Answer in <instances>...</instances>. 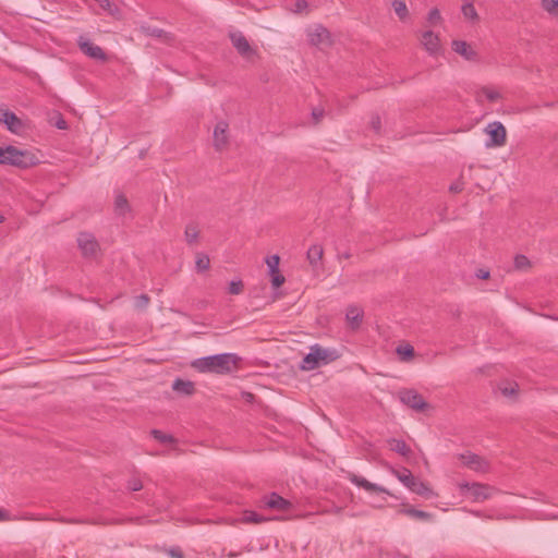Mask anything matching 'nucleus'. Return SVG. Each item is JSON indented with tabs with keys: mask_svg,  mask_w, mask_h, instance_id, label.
<instances>
[{
	"mask_svg": "<svg viewBox=\"0 0 558 558\" xmlns=\"http://www.w3.org/2000/svg\"><path fill=\"white\" fill-rule=\"evenodd\" d=\"M128 487H129V489H131L133 492H137V490L142 489L143 484H142L141 480L132 478L129 481Z\"/></svg>",
	"mask_w": 558,
	"mask_h": 558,
	"instance_id": "c03bdc74",
	"label": "nucleus"
},
{
	"mask_svg": "<svg viewBox=\"0 0 558 558\" xmlns=\"http://www.w3.org/2000/svg\"><path fill=\"white\" fill-rule=\"evenodd\" d=\"M284 277L280 272L270 275V281L274 289L281 287L284 283Z\"/></svg>",
	"mask_w": 558,
	"mask_h": 558,
	"instance_id": "4c0bfd02",
	"label": "nucleus"
},
{
	"mask_svg": "<svg viewBox=\"0 0 558 558\" xmlns=\"http://www.w3.org/2000/svg\"><path fill=\"white\" fill-rule=\"evenodd\" d=\"M480 96L485 97L487 100L494 102L500 98V94L490 87H483L480 92Z\"/></svg>",
	"mask_w": 558,
	"mask_h": 558,
	"instance_id": "7c9ffc66",
	"label": "nucleus"
},
{
	"mask_svg": "<svg viewBox=\"0 0 558 558\" xmlns=\"http://www.w3.org/2000/svg\"><path fill=\"white\" fill-rule=\"evenodd\" d=\"M149 303V298L146 294H141L135 298L134 305L138 310L145 308Z\"/></svg>",
	"mask_w": 558,
	"mask_h": 558,
	"instance_id": "e433bc0d",
	"label": "nucleus"
},
{
	"mask_svg": "<svg viewBox=\"0 0 558 558\" xmlns=\"http://www.w3.org/2000/svg\"><path fill=\"white\" fill-rule=\"evenodd\" d=\"M172 389L183 395H191L194 390V386L190 380L178 378L173 381Z\"/></svg>",
	"mask_w": 558,
	"mask_h": 558,
	"instance_id": "b1692460",
	"label": "nucleus"
},
{
	"mask_svg": "<svg viewBox=\"0 0 558 558\" xmlns=\"http://www.w3.org/2000/svg\"><path fill=\"white\" fill-rule=\"evenodd\" d=\"M0 163L26 168L33 165L34 161L33 156L28 151L9 145L0 147Z\"/></svg>",
	"mask_w": 558,
	"mask_h": 558,
	"instance_id": "7ed1b4c3",
	"label": "nucleus"
},
{
	"mask_svg": "<svg viewBox=\"0 0 558 558\" xmlns=\"http://www.w3.org/2000/svg\"><path fill=\"white\" fill-rule=\"evenodd\" d=\"M501 393L506 397H512L515 395V391H517V386L515 385H510V384H507V385H501L499 387Z\"/></svg>",
	"mask_w": 558,
	"mask_h": 558,
	"instance_id": "58836bf2",
	"label": "nucleus"
},
{
	"mask_svg": "<svg viewBox=\"0 0 558 558\" xmlns=\"http://www.w3.org/2000/svg\"><path fill=\"white\" fill-rule=\"evenodd\" d=\"M452 50L468 61H474L477 58L476 51L464 40H453Z\"/></svg>",
	"mask_w": 558,
	"mask_h": 558,
	"instance_id": "ddd939ff",
	"label": "nucleus"
},
{
	"mask_svg": "<svg viewBox=\"0 0 558 558\" xmlns=\"http://www.w3.org/2000/svg\"><path fill=\"white\" fill-rule=\"evenodd\" d=\"M198 236V232L195 227H187L185 230V238L189 243H193L196 241Z\"/></svg>",
	"mask_w": 558,
	"mask_h": 558,
	"instance_id": "ea45409f",
	"label": "nucleus"
},
{
	"mask_svg": "<svg viewBox=\"0 0 558 558\" xmlns=\"http://www.w3.org/2000/svg\"><path fill=\"white\" fill-rule=\"evenodd\" d=\"M4 218L0 215V223L3 222Z\"/></svg>",
	"mask_w": 558,
	"mask_h": 558,
	"instance_id": "864d4df0",
	"label": "nucleus"
},
{
	"mask_svg": "<svg viewBox=\"0 0 558 558\" xmlns=\"http://www.w3.org/2000/svg\"><path fill=\"white\" fill-rule=\"evenodd\" d=\"M0 122L14 134H19L23 128L22 121L8 109L0 108Z\"/></svg>",
	"mask_w": 558,
	"mask_h": 558,
	"instance_id": "9d476101",
	"label": "nucleus"
},
{
	"mask_svg": "<svg viewBox=\"0 0 558 558\" xmlns=\"http://www.w3.org/2000/svg\"><path fill=\"white\" fill-rule=\"evenodd\" d=\"M306 9H307V2H306V0H298V1L293 4V7H292L291 11H292V12H294V13H303V12H305V11H306Z\"/></svg>",
	"mask_w": 558,
	"mask_h": 558,
	"instance_id": "a19ab883",
	"label": "nucleus"
},
{
	"mask_svg": "<svg viewBox=\"0 0 558 558\" xmlns=\"http://www.w3.org/2000/svg\"><path fill=\"white\" fill-rule=\"evenodd\" d=\"M402 512L410 517L421 519V520H427L430 518L429 513L422 511V510H416L414 508H405L402 510Z\"/></svg>",
	"mask_w": 558,
	"mask_h": 558,
	"instance_id": "473e14b6",
	"label": "nucleus"
},
{
	"mask_svg": "<svg viewBox=\"0 0 558 558\" xmlns=\"http://www.w3.org/2000/svg\"><path fill=\"white\" fill-rule=\"evenodd\" d=\"M392 9L401 22H407L409 19V10L407 3L402 0H393Z\"/></svg>",
	"mask_w": 558,
	"mask_h": 558,
	"instance_id": "4be33fe9",
	"label": "nucleus"
},
{
	"mask_svg": "<svg viewBox=\"0 0 558 558\" xmlns=\"http://www.w3.org/2000/svg\"><path fill=\"white\" fill-rule=\"evenodd\" d=\"M338 357L339 353L337 350L315 344L311 347L310 352L303 357L300 367L303 371H313L336 361Z\"/></svg>",
	"mask_w": 558,
	"mask_h": 558,
	"instance_id": "f03ea898",
	"label": "nucleus"
},
{
	"mask_svg": "<svg viewBox=\"0 0 558 558\" xmlns=\"http://www.w3.org/2000/svg\"><path fill=\"white\" fill-rule=\"evenodd\" d=\"M411 492L420 496H424L426 498H432L435 496V493L424 482L420 480L415 481Z\"/></svg>",
	"mask_w": 558,
	"mask_h": 558,
	"instance_id": "393cba45",
	"label": "nucleus"
},
{
	"mask_svg": "<svg viewBox=\"0 0 558 558\" xmlns=\"http://www.w3.org/2000/svg\"><path fill=\"white\" fill-rule=\"evenodd\" d=\"M421 45L430 56H437L441 50L439 36L430 29L422 32Z\"/></svg>",
	"mask_w": 558,
	"mask_h": 558,
	"instance_id": "0eeeda50",
	"label": "nucleus"
},
{
	"mask_svg": "<svg viewBox=\"0 0 558 558\" xmlns=\"http://www.w3.org/2000/svg\"><path fill=\"white\" fill-rule=\"evenodd\" d=\"M243 291V282L241 280H232L229 283V292L231 294H240Z\"/></svg>",
	"mask_w": 558,
	"mask_h": 558,
	"instance_id": "c9c22d12",
	"label": "nucleus"
},
{
	"mask_svg": "<svg viewBox=\"0 0 558 558\" xmlns=\"http://www.w3.org/2000/svg\"><path fill=\"white\" fill-rule=\"evenodd\" d=\"M476 277L481 278V279H487L489 277V271L488 270H484V269H480L476 272Z\"/></svg>",
	"mask_w": 558,
	"mask_h": 558,
	"instance_id": "a18cd8bd",
	"label": "nucleus"
},
{
	"mask_svg": "<svg viewBox=\"0 0 558 558\" xmlns=\"http://www.w3.org/2000/svg\"><path fill=\"white\" fill-rule=\"evenodd\" d=\"M169 555L172 558H182V554L179 550H177V549H170L169 550Z\"/></svg>",
	"mask_w": 558,
	"mask_h": 558,
	"instance_id": "de8ad7c7",
	"label": "nucleus"
},
{
	"mask_svg": "<svg viewBox=\"0 0 558 558\" xmlns=\"http://www.w3.org/2000/svg\"><path fill=\"white\" fill-rule=\"evenodd\" d=\"M114 211L119 216H125L130 211L128 199L122 194H117L114 199Z\"/></svg>",
	"mask_w": 558,
	"mask_h": 558,
	"instance_id": "5701e85b",
	"label": "nucleus"
},
{
	"mask_svg": "<svg viewBox=\"0 0 558 558\" xmlns=\"http://www.w3.org/2000/svg\"><path fill=\"white\" fill-rule=\"evenodd\" d=\"M244 521L252 522V523H259V522L264 521V518L255 512H250V513L245 514Z\"/></svg>",
	"mask_w": 558,
	"mask_h": 558,
	"instance_id": "37998d69",
	"label": "nucleus"
},
{
	"mask_svg": "<svg viewBox=\"0 0 558 558\" xmlns=\"http://www.w3.org/2000/svg\"><path fill=\"white\" fill-rule=\"evenodd\" d=\"M350 480L354 485L365 489L368 493H384L388 495L390 494L385 487L374 484L365 480L364 477L352 475Z\"/></svg>",
	"mask_w": 558,
	"mask_h": 558,
	"instance_id": "dca6fc26",
	"label": "nucleus"
},
{
	"mask_svg": "<svg viewBox=\"0 0 558 558\" xmlns=\"http://www.w3.org/2000/svg\"><path fill=\"white\" fill-rule=\"evenodd\" d=\"M345 318L351 328L356 329L362 323L363 312L357 306H350L347 310Z\"/></svg>",
	"mask_w": 558,
	"mask_h": 558,
	"instance_id": "6ab92c4d",
	"label": "nucleus"
},
{
	"mask_svg": "<svg viewBox=\"0 0 558 558\" xmlns=\"http://www.w3.org/2000/svg\"><path fill=\"white\" fill-rule=\"evenodd\" d=\"M57 126H58L59 129H61V130H63V129H65V128H66L65 122H64L63 120L59 121V122L57 123Z\"/></svg>",
	"mask_w": 558,
	"mask_h": 558,
	"instance_id": "3c124183",
	"label": "nucleus"
},
{
	"mask_svg": "<svg viewBox=\"0 0 558 558\" xmlns=\"http://www.w3.org/2000/svg\"><path fill=\"white\" fill-rule=\"evenodd\" d=\"M527 264H529V260L523 255H519L514 259V266L517 269H524L529 266Z\"/></svg>",
	"mask_w": 558,
	"mask_h": 558,
	"instance_id": "79ce46f5",
	"label": "nucleus"
},
{
	"mask_svg": "<svg viewBox=\"0 0 558 558\" xmlns=\"http://www.w3.org/2000/svg\"><path fill=\"white\" fill-rule=\"evenodd\" d=\"M307 37L312 45L317 47L328 46L330 44V34L322 25H315L307 31Z\"/></svg>",
	"mask_w": 558,
	"mask_h": 558,
	"instance_id": "6e6552de",
	"label": "nucleus"
},
{
	"mask_svg": "<svg viewBox=\"0 0 558 558\" xmlns=\"http://www.w3.org/2000/svg\"><path fill=\"white\" fill-rule=\"evenodd\" d=\"M94 1L97 2L101 9H104L111 15H116L117 9L114 8L113 4L110 3L109 0H94Z\"/></svg>",
	"mask_w": 558,
	"mask_h": 558,
	"instance_id": "f704fd0d",
	"label": "nucleus"
},
{
	"mask_svg": "<svg viewBox=\"0 0 558 558\" xmlns=\"http://www.w3.org/2000/svg\"><path fill=\"white\" fill-rule=\"evenodd\" d=\"M265 507L269 509L283 510L290 506L289 501L277 495L276 493L270 494L264 498Z\"/></svg>",
	"mask_w": 558,
	"mask_h": 558,
	"instance_id": "a211bd4d",
	"label": "nucleus"
},
{
	"mask_svg": "<svg viewBox=\"0 0 558 558\" xmlns=\"http://www.w3.org/2000/svg\"><path fill=\"white\" fill-rule=\"evenodd\" d=\"M450 190L453 191V192H459V191H461V186L458 185V184H453V185L450 186Z\"/></svg>",
	"mask_w": 558,
	"mask_h": 558,
	"instance_id": "09e8293b",
	"label": "nucleus"
},
{
	"mask_svg": "<svg viewBox=\"0 0 558 558\" xmlns=\"http://www.w3.org/2000/svg\"><path fill=\"white\" fill-rule=\"evenodd\" d=\"M7 519H8V514H7V512H4V511H2V510L0 509V521L7 520Z\"/></svg>",
	"mask_w": 558,
	"mask_h": 558,
	"instance_id": "8fccbe9b",
	"label": "nucleus"
},
{
	"mask_svg": "<svg viewBox=\"0 0 558 558\" xmlns=\"http://www.w3.org/2000/svg\"><path fill=\"white\" fill-rule=\"evenodd\" d=\"M389 447L392 451H395L401 456H407L410 451L408 445L401 439H395V438L390 439Z\"/></svg>",
	"mask_w": 558,
	"mask_h": 558,
	"instance_id": "a878e982",
	"label": "nucleus"
},
{
	"mask_svg": "<svg viewBox=\"0 0 558 558\" xmlns=\"http://www.w3.org/2000/svg\"><path fill=\"white\" fill-rule=\"evenodd\" d=\"M239 357L233 353H220L202 356L192 362V366L201 373L228 374L235 367Z\"/></svg>",
	"mask_w": 558,
	"mask_h": 558,
	"instance_id": "f257e3e1",
	"label": "nucleus"
},
{
	"mask_svg": "<svg viewBox=\"0 0 558 558\" xmlns=\"http://www.w3.org/2000/svg\"><path fill=\"white\" fill-rule=\"evenodd\" d=\"M399 398L403 404L416 411H423L427 407V403L424 401L423 397L412 389L400 391Z\"/></svg>",
	"mask_w": 558,
	"mask_h": 558,
	"instance_id": "423d86ee",
	"label": "nucleus"
},
{
	"mask_svg": "<svg viewBox=\"0 0 558 558\" xmlns=\"http://www.w3.org/2000/svg\"><path fill=\"white\" fill-rule=\"evenodd\" d=\"M323 247L318 244L312 245L307 251V259L312 267L317 268L323 257Z\"/></svg>",
	"mask_w": 558,
	"mask_h": 558,
	"instance_id": "412c9836",
	"label": "nucleus"
},
{
	"mask_svg": "<svg viewBox=\"0 0 558 558\" xmlns=\"http://www.w3.org/2000/svg\"><path fill=\"white\" fill-rule=\"evenodd\" d=\"M386 466H387V469L389 470V472H390L393 476H396V477L398 478V481H399V482H400L404 487H407L409 490H411V489H412V487H413V485H414V483H415V481H416L417 478H416L415 476H413V475H412V473H411L408 469L403 468V469L399 470V469L393 468V466H392V465H390V464H387Z\"/></svg>",
	"mask_w": 558,
	"mask_h": 558,
	"instance_id": "f8f14e48",
	"label": "nucleus"
},
{
	"mask_svg": "<svg viewBox=\"0 0 558 558\" xmlns=\"http://www.w3.org/2000/svg\"><path fill=\"white\" fill-rule=\"evenodd\" d=\"M77 244L85 256H94L98 250V243L94 235L87 232H83L78 235Z\"/></svg>",
	"mask_w": 558,
	"mask_h": 558,
	"instance_id": "1a4fd4ad",
	"label": "nucleus"
},
{
	"mask_svg": "<svg viewBox=\"0 0 558 558\" xmlns=\"http://www.w3.org/2000/svg\"><path fill=\"white\" fill-rule=\"evenodd\" d=\"M461 13L465 20L471 21L473 23L477 22L480 19L478 13L474 7L473 0H464L461 7Z\"/></svg>",
	"mask_w": 558,
	"mask_h": 558,
	"instance_id": "aec40b11",
	"label": "nucleus"
},
{
	"mask_svg": "<svg viewBox=\"0 0 558 558\" xmlns=\"http://www.w3.org/2000/svg\"><path fill=\"white\" fill-rule=\"evenodd\" d=\"M81 50L92 59L105 60L106 56L99 46L94 45L89 39L81 36L77 40Z\"/></svg>",
	"mask_w": 558,
	"mask_h": 558,
	"instance_id": "9b49d317",
	"label": "nucleus"
},
{
	"mask_svg": "<svg viewBox=\"0 0 558 558\" xmlns=\"http://www.w3.org/2000/svg\"><path fill=\"white\" fill-rule=\"evenodd\" d=\"M485 132L489 138L486 142V147H499L506 142V129L499 121H494L487 124Z\"/></svg>",
	"mask_w": 558,
	"mask_h": 558,
	"instance_id": "39448f33",
	"label": "nucleus"
},
{
	"mask_svg": "<svg viewBox=\"0 0 558 558\" xmlns=\"http://www.w3.org/2000/svg\"><path fill=\"white\" fill-rule=\"evenodd\" d=\"M397 353L403 361H408L414 355V349L407 344V345H400L397 348Z\"/></svg>",
	"mask_w": 558,
	"mask_h": 558,
	"instance_id": "2f4dec72",
	"label": "nucleus"
},
{
	"mask_svg": "<svg viewBox=\"0 0 558 558\" xmlns=\"http://www.w3.org/2000/svg\"><path fill=\"white\" fill-rule=\"evenodd\" d=\"M426 20L430 26L440 24L442 22L440 11L437 8L429 10Z\"/></svg>",
	"mask_w": 558,
	"mask_h": 558,
	"instance_id": "c756f323",
	"label": "nucleus"
},
{
	"mask_svg": "<svg viewBox=\"0 0 558 558\" xmlns=\"http://www.w3.org/2000/svg\"><path fill=\"white\" fill-rule=\"evenodd\" d=\"M279 262H280V258L278 255H271L266 258V265L268 267L269 276L280 272L279 271Z\"/></svg>",
	"mask_w": 558,
	"mask_h": 558,
	"instance_id": "cd10ccee",
	"label": "nucleus"
},
{
	"mask_svg": "<svg viewBox=\"0 0 558 558\" xmlns=\"http://www.w3.org/2000/svg\"><path fill=\"white\" fill-rule=\"evenodd\" d=\"M160 32H161V31L153 29L150 34H151V35H155V36H159V35H160Z\"/></svg>",
	"mask_w": 558,
	"mask_h": 558,
	"instance_id": "603ef678",
	"label": "nucleus"
},
{
	"mask_svg": "<svg viewBox=\"0 0 558 558\" xmlns=\"http://www.w3.org/2000/svg\"><path fill=\"white\" fill-rule=\"evenodd\" d=\"M461 493L473 502H481L494 496L496 489L480 483L460 484Z\"/></svg>",
	"mask_w": 558,
	"mask_h": 558,
	"instance_id": "20e7f679",
	"label": "nucleus"
},
{
	"mask_svg": "<svg viewBox=\"0 0 558 558\" xmlns=\"http://www.w3.org/2000/svg\"><path fill=\"white\" fill-rule=\"evenodd\" d=\"M323 113H324V111L320 109H314L312 112L315 120L320 119L323 117Z\"/></svg>",
	"mask_w": 558,
	"mask_h": 558,
	"instance_id": "49530a36",
	"label": "nucleus"
},
{
	"mask_svg": "<svg viewBox=\"0 0 558 558\" xmlns=\"http://www.w3.org/2000/svg\"><path fill=\"white\" fill-rule=\"evenodd\" d=\"M541 5L549 15L558 17V0H541Z\"/></svg>",
	"mask_w": 558,
	"mask_h": 558,
	"instance_id": "bb28decb",
	"label": "nucleus"
},
{
	"mask_svg": "<svg viewBox=\"0 0 558 558\" xmlns=\"http://www.w3.org/2000/svg\"><path fill=\"white\" fill-rule=\"evenodd\" d=\"M461 461L463 464L477 472H484L488 469L486 461L471 452L461 454Z\"/></svg>",
	"mask_w": 558,
	"mask_h": 558,
	"instance_id": "4468645a",
	"label": "nucleus"
},
{
	"mask_svg": "<svg viewBox=\"0 0 558 558\" xmlns=\"http://www.w3.org/2000/svg\"><path fill=\"white\" fill-rule=\"evenodd\" d=\"M210 260L206 254H198L195 260V267L197 271H205L209 268Z\"/></svg>",
	"mask_w": 558,
	"mask_h": 558,
	"instance_id": "c85d7f7f",
	"label": "nucleus"
},
{
	"mask_svg": "<svg viewBox=\"0 0 558 558\" xmlns=\"http://www.w3.org/2000/svg\"><path fill=\"white\" fill-rule=\"evenodd\" d=\"M151 434L155 439L159 440L162 444H170L173 441V437L171 435L163 434L160 430L154 429Z\"/></svg>",
	"mask_w": 558,
	"mask_h": 558,
	"instance_id": "72a5a7b5",
	"label": "nucleus"
},
{
	"mask_svg": "<svg viewBox=\"0 0 558 558\" xmlns=\"http://www.w3.org/2000/svg\"><path fill=\"white\" fill-rule=\"evenodd\" d=\"M231 41L233 46L236 48L239 53L245 57H250L253 53V50L247 41V39L241 33H232L230 35Z\"/></svg>",
	"mask_w": 558,
	"mask_h": 558,
	"instance_id": "f3484780",
	"label": "nucleus"
},
{
	"mask_svg": "<svg viewBox=\"0 0 558 558\" xmlns=\"http://www.w3.org/2000/svg\"><path fill=\"white\" fill-rule=\"evenodd\" d=\"M228 141V123L219 121L214 129V144L216 148H222Z\"/></svg>",
	"mask_w": 558,
	"mask_h": 558,
	"instance_id": "2eb2a0df",
	"label": "nucleus"
}]
</instances>
